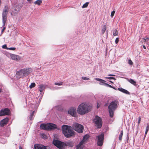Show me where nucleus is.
I'll list each match as a JSON object with an SVG mask.
<instances>
[{"instance_id":"obj_1","label":"nucleus","mask_w":149,"mask_h":149,"mask_svg":"<svg viewBox=\"0 0 149 149\" xmlns=\"http://www.w3.org/2000/svg\"><path fill=\"white\" fill-rule=\"evenodd\" d=\"M91 107L88 106L85 103H82L78 107L77 112L80 115H84L89 112L91 110Z\"/></svg>"},{"instance_id":"obj_2","label":"nucleus","mask_w":149,"mask_h":149,"mask_svg":"<svg viewBox=\"0 0 149 149\" xmlns=\"http://www.w3.org/2000/svg\"><path fill=\"white\" fill-rule=\"evenodd\" d=\"M70 126L64 125L62 127V130L63 134L67 138H69L74 135L75 132L72 129Z\"/></svg>"},{"instance_id":"obj_3","label":"nucleus","mask_w":149,"mask_h":149,"mask_svg":"<svg viewBox=\"0 0 149 149\" xmlns=\"http://www.w3.org/2000/svg\"><path fill=\"white\" fill-rule=\"evenodd\" d=\"M32 71L31 68L22 69L16 73V75L19 78H23L27 76Z\"/></svg>"},{"instance_id":"obj_4","label":"nucleus","mask_w":149,"mask_h":149,"mask_svg":"<svg viewBox=\"0 0 149 149\" xmlns=\"http://www.w3.org/2000/svg\"><path fill=\"white\" fill-rule=\"evenodd\" d=\"M118 105L119 102L117 100H115L110 103L108 108L110 117H113L114 111L117 109Z\"/></svg>"},{"instance_id":"obj_5","label":"nucleus","mask_w":149,"mask_h":149,"mask_svg":"<svg viewBox=\"0 0 149 149\" xmlns=\"http://www.w3.org/2000/svg\"><path fill=\"white\" fill-rule=\"evenodd\" d=\"M40 127L45 130H55L57 128L56 125L52 123L42 124L40 125Z\"/></svg>"},{"instance_id":"obj_6","label":"nucleus","mask_w":149,"mask_h":149,"mask_svg":"<svg viewBox=\"0 0 149 149\" xmlns=\"http://www.w3.org/2000/svg\"><path fill=\"white\" fill-rule=\"evenodd\" d=\"M8 6H5L3 10L2 13L3 26V27L7 20V14L8 11Z\"/></svg>"},{"instance_id":"obj_7","label":"nucleus","mask_w":149,"mask_h":149,"mask_svg":"<svg viewBox=\"0 0 149 149\" xmlns=\"http://www.w3.org/2000/svg\"><path fill=\"white\" fill-rule=\"evenodd\" d=\"M93 121L95 124V126L98 128H100L102 126V121L101 118L98 116H96L95 117Z\"/></svg>"},{"instance_id":"obj_8","label":"nucleus","mask_w":149,"mask_h":149,"mask_svg":"<svg viewBox=\"0 0 149 149\" xmlns=\"http://www.w3.org/2000/svg\"><path fill=\"white\" fill-rule=\"evenodd\" d=\"M73 129L78 133H82L83 132L84 127L83 126L78 123L74 124L72 126Z\"/></svg>"},{"instance_id":"obj_9","label":"nucleus","mask_w":149,"mask_h":149,"mask_svg":"<svg viewBox=\"0 0 149 149\" xmlns=\"http://www.w3.org/2000/svg\"><path fill=\"white\" fill-rule=\"evenodd\" d=\"M53 143L60 149H62L64 146L65 145L64 143L57 140H54L53 141Z\"/></svg>"},{"instance_id":"obj_10","label":"nucleus","mask_w":149,"mask_h":149,"mask_svg":"<svg viewBox=\"0 0 149 149\" xmlns=\"http://www.w3.org/2000/svg\"><path fill=\"white\" fill-rule=\"evenodd\" d=\"M104 134H102L98 136H97L96 138L97 139V145L101 146L103 145L104 140Z\"/></svg>"},{"instance_id":"obj_11","label":"nucleus","mask_w":149,"mask_h":149,"mask_svg":"<svg viewBox=\"0 0 149 149\" xmlns=\"http://www.w3.org/2000/svg\"><path fill=\"white\" fill-rule=\"evenodd\" d=\"M68 113L72 116H76L77 115L76 108L75 107H71L68 110Z\"/></svg>"},{"instance_id":"obj_12","label":"nucleus","mask_w":149,"mask_h":149,"mask_svg":"<svg viewBox=\"0 0 149 149\" xmlns=\"http://www.w3.org/2000/svg\"><path fill=\"white\" fill-rule=\"evenodd\" d=\"M9 119L8 118H6L2 120L0 122V125L1 127H3L6 125L7 124L8 121Z\"/></svg>"},{"instance_id":"obj_13","label":"nucleus","mask_w":149,"mask_h":149,"mask_svg":"<svg viewBox=\"0 0 149 149\" xmlns=\"http://www.w3.org/2000/svg\"><path fill=\"white\" fill-rule=\"evenodd\" d=\"M9 110L8 108H5L3 110H1L0 111V116L8 115L9 114Z\"/></svg>"},{"instance_id":"obj_14","label":"nucleus","mask_w":149,"mask_h":149,"mask_svg":"<svg viewBox=\"0 0 149 149\" xmlns=\"http://www.w3.org/2000/svg\"><path fill=\"white\" fill-rule=\"evenodd\" d=\"M11 58L13 60L15 61H19L21 59V57L18 55L13 54L10 55Z\"/></svg>"},{"instance_id":"obj_15","label":"nucleus","mask_w":149,"mask_h":149,"mask_svg":"<svg viewBox=\"0 0 149 149\" xmlns=\"http://www.w3.org/2000/svg\"><path fill=\"white\" fill-rule=\"evenodd\" d=\"M84 143H85L82 140L76 146V148L77 149L83 148L84 147Z\"/></svg>"},{"instance_id":"obj_16","label":"nucleus","mask_w":149,"mask_h":149,"mask_svg":"<svg viewBox=\"0 0 149 149\" xmlns=\"http://www.w3.org/2000/svg\"><path fill=\"white\" fill-rule=\"evenodd\" d=\"M35 149H47L46 147L42 145L35 144L34 145Z\"/></svg>"},{"instance_id":"obj_17","label":"nucleus","mask_w":149,"mask_h":149,"mask_svg":"<svg viewBox=\"0 0 149 149\" xmlns=\"http://www.w3.org/2000/svg\"><path fill=\"white\" fill-rule=\"evenodd\" d=\"M141 40V41L142 42H144L145 44L148 45L149 43V38L148 37H145Z\"/></svg>"},{"instance_id":"obj_18","label":"nucleus","mask_w":149,"mask_h":149,"mask_svg":"<svg viewBox=\"0 0 149 149\" xmlns=\"http://www.w3.org/2000/svg\"><path fill=\"white\" fill-rule=\"evenodd\" d=\"M22 6H20V7L18 9V10H17L16 9H15L14 11H12L11 13V15L12 16H14L16 15L18 13L19 11V10L22 8Z\"/></svg>"},{"instance_id":"obj_19","label":"nucleus","mask_w":149,"mask_h":149,"mask_svg":"<svg viewBox=\"0 0 149 149\" xmlns=\"http://www.w3.org/2000/svg\"><path fill=\"white\" fill-rule=\"evenodd\" d=\"M118 90L128 95L130 94V93L128 91L122 88H118Z\"/></svg>"},{"instance_id":"obj_20","label":"nucleus","mask_w":149,"mask_h":149,"mask_svg":"<svg viewBox=\"0 0 149 149\" xmlns=\"http://www.w3.org/2000/svg\"><path fill=\"white\" fill-rule=\"evenodd\" d=\"M127 80L128 82L134 86H137L136 82L133 79H127Z\"/></svg>"},{"instance_id":"obj_21","label":"nucleus","mask_w":149,"mask_h":149,"mask_svg":"<svg viewBox=\"0 0 149 149\" xmlns=\"http://www.w3.org/2000/svg\"><path fill=\"white\" fill-rule=\"evenodd\" d=\"M39 91L42 92L45 89V86L43 84H41L39 85Z\"/></svg>"},{"instance_id":"obj_22","label":"nucleus","mask_w":149,"mask_h":149,"mask_svg":"<svg viewBox=\"0 0 149 149\" xmlns=\"http://www.w3.org/2000/svg\"><path fill=\"white\" fill-rule=\"evenodd\" d=\"M89 137V136L88 135L86 134L83 137V139L82 140L84 142H86V141L87 140Z\"/></svg>"},{"instance_id":"obj_23","label":"nucleus","mask_w":149,"mask_h":149,"mask_svg":"<svg viewBox=\"0 0 149 149\" xmlns=\"http://www.w3.org/2000/svg\"><path fill=\"white\" fill-rule=\"evenodd\" d=\"M95 80H96L100 81V85H101V84H104V82L105 81H104L101 79H99V78H95Z\"/></svg>"},{"instance_id":"obj_24","label":"nucleus","mask_w":149,"mask_h":149,"mask_svg":"<svg viewBox=\"0 0 149 149\" xmlns=\"http://www.w3.org/2000/svg\"><path fill=\"white\" fill-rule=\"evenodd\" d=\"M123 135V131L122 130L120 132V133L119 135V140L120 141H121L122 136Z\"/></svg>"},{"instance_id":"obj_25","label":"nucleus","mask_w":149,"mask_h":149,"mask_svg":"<svg viewBox=\"0 0 149 149\" xmlns=\"http://www.w3.org/2000/svg\"><path fill=\"white\" fill-rule=\"evenodd\" d=\"M42 3V1L41 0H37L34 2V3L35 4H37L39 5Z\"/></svg>"},{"instance_id":"obj_26","label":"nucleus","mask_w":149,"mask_h":149,"mask_svg":"<svg viewBox=\"0 0 149 149\" xmlns=\"http://www.w3.org/2000/svg\"><path fill=\"white\" fill-rule=\"evenodd\" d=\"M3 49H9L11 50H14L16 48L15 47H11L10 48H8V47H2Z\"/></svg>"},{"instance_id":"obj_27","label":"nucleus","mask_w":149,"mask_h":149,"mask_svg":"<svg viewBox=\"0 0 149 149\" xmlns=\"http://www.w3.org/2000/svg\"><path fill=\"white\" fill-rule=\"evenodd\" d=\"M34 112V111H33V112L29 116V119L30 120H31L33 119V116Z\"/></svg>"},{"instance_id":"obj_28","label":"nucleus","mask_w":149,"mask_h":149,"mask_svg":"<svg viewBox=\"0 0 149 149\" xmlns=\"http://www.w3.org/2000/svg\"><path fill=\"white\" fill-rule=\"evenodd\" d=\"M113 35L114 36H116L118 35V32L117 30L115 29L113 31Z\"/></svg>"},{"instance_id":"obj_29","label":"nucleus","mask_w":149,"mask_h":149,"mask_svg":"<svg viewBox=\"0 0 149 149\" xmlns=\"http://www.w3.org/2000/svg\"><path fill=\"white\" fill-rule=\"evenodd\" d=\"M106 25H104L102 28V34H104V33L105 32L106 30Z\"/></svg>"},{"instance_id":"obj_30","label":"nucleus","mask_w":149,"mask_h":149,"mask_svg":"<svg viewBox=\"0 0 149 149\" xmlns=\"http://www.w3.org/2000/svg\"><path fill=\"white\" fill-rule=\"evenodd\" d=\"M101 85H105L107 86H108L110 88H113V89H115V88L114 87H113L112 86H111V85L107 84V83H104V84H101Z\"/></svg>"},{"instance_id":"obj_31","label":"nucleus","mask_w":149,"mask_h":149,"mask_svg":"<svg viewBox=\"0 0 149 149\" xmlns=\"http://www.w3.org/2000/svg\"><path fill=\"white\" fill-rule=\"evenodd\" d=\"M35 83H32L29 86V87L30 88H32L35 87Z\"/></svg>"},{"instance_id":"obj_32","label":"nucleus","mask_w":149,"mask_h":149,"mask_svg":"<svg viewBox=\"0 0 149 149\" xmlns=\"http://www.w3.org/2000/svg\"><path fill=\"white\" fill-rule=\"evenodd\" d=\"M89 4V3L88 2H86L85 3H84L82 6V8H85L87 7Z\"/></svg>"},{"instance_id":"obj_33","label":"nucleus","mask_w":149,"mask_h":149,"mask_svg":"<svg viewBox=\"0 0 149 149\" xmlns=\"http://www.w3.org/2000/svg\"><path fill=\"white\" fill-rule=\"evenodd\" d=\"M63 84V82L61 81L59 83L56 82L54 84L56 85L61 86Z\"/></svg>"},{"instance_id":"obj_34","label":"nucleus","mask_w":149,"mask_h":149,"mask_svg":"<svg viewBox=\"0 0 149 149\" xmlns=\"http://www.w3.org/2000/svg\"><path fill=\"white\" fill-rule=\"evenodd\" d=\"M128 63L130 65H132L133 64V63L131 59H129L128 60Z\"/></svg>"},{"instance_id":"obj_35","label":"nucleus","mask_w":149,"mask_h":149,"mask_svg":"<svg viewBox=\"0 0 149 149\" xmlns=\"http://www.w3.org/2000/svg\"><path fill=\"white\" fill-rule=\"evenodd\" d=\"M82 79L85 80H88L90 79L89 78H87L86 77H82Z\"/></svg>"},{"instance_id":"obj_36","label":"nucleus","mask_w":149,"mask_h":149,"mask_svg":"<svg viewBox=\"0 0 149 149\" xmlns=\"http://www.w3.org/2000/svg\"><path fill=\"white\" fill-rule=\"evenodd\" d=\"M149 130V125L148 124H147V126L146 128V131H148Z\"/></svg>"},{"instance_id":"obj_37","label":"nucleus","mask_w":149,"mask_h":149,"mask_svg":"<svg viewBox=\"0 0 149 149\" xmlns=\"http://www.w3.org/2000/svg\"><path fill=\"white\" fill-rule=\"evenodd\" d=\"M115 13V11H114L113 10V11H112L111 12V17H113L114 16Z\"/></svg>"},{"instance_id":"obj_38","label":"nucleus","mask_w":149,"mask_h":149,"mask_svg":"<svg viewBox=\"0 0 149 149\" xmlns=\"http://www.w3.org/2000/svg\"><path fill=\"white\" fill-rule=\"evenodd\" d=\"M106 78L109 79H114L115 78L113 77H105Z\"/></svg>"},{"instance_id":"obj_39","label":"nucleus","mask_w":149,"mask_h":149,"mask_svg":"<svg viewBox=\"0 0 149 149\" xmlns=\"http://www.w3.org/2000/svg\"><path fill=\"white\" fill-rule=\"evenodd\" d=\"M141 117H139V120L138 121V125H139L141 122Z\"/></svg>"},{"instance_id":"obj_40","label":"nucleus","mask_w":149,"mask_h":149,"mask_svg":"<svg viewBox=\"0 0 149 149\" xmlns=\"http://www.w3.org/2000/svg\"><path fill=\"white\" fill-rule=\"evenodd\" d=\"M118 41H119V39L118 38H116V39L115 40V42L116 43H118Z\"/></svg>"},{"instance_id":"obj_41","label":"nucleus","mask_w":149,"mask_h":149,"mask_svg":"<svg viewBox=\"0 0 149 149\" xmlns=\"http://www.w3.org/2000/svg\"><path fill=\"white\" fill-rule=\"evenodd\" d=\"M5 29H6V27H4L2 29V30H1V33H2L4 31Z\"/></svg>"},{"instance_id":"obj_42","label":"nucleus","mask_w":149,"mask_h":149,"mask_svg":"<svg viewBox=\"0 0 149 149\" xmlns=\"http://www.w3.org/2000/svg\"><path fill=\"white\" fill-rule=\"evenodd\" d=\"M100 107V104H99V103L97 102V108H98Z\"/></svg>"},{"instance_id":"obj_43","label":"nucleus","mask_w":149,"mask_h":149,"mask_svg":"<svg viewBox=\"0 0 149 149\" xmlns=\"http://www.w3.org/2000/svg\"><path fill=\"white\" fill-rule=\"evenodd\" d=\"M27 1H29L30 3H31L32 2V0H27Z\"/></svg>"},{"instance_id":"obj_44","label":"nucleus","mask_w":149,"mask_h":149,"mask_svg":"<svg viewBox=\"0 0 149 149\" xmlns=\"http://www.w3.org/2000/svg\"><path fill=\"white\" fill-rule=\"evenodd\" d=\"M108 75L109 76H115V75L111 74H109Z\"/></svg>"},{"instance_id":"obj_45","label":"nucleus","mask_w":149,"mask_h":149,"mask_svg":"<svg viewBox=\"0 0 149 149\" xmlns=\"http://www.w3.org/2000/svg\"><path fill=\"white\" fill-rule=\"evenodd\" d=\"M148 131H145V137L146 136V134L148 132Z\"/></svg>"},{"instance_id":"obj_46","label":"nucleus","mask_w":149,"mask_h":149,"mask_svg":"<svg viewBox=\"0 0 149 149\" xmlns=\"http://www.w3.org/2000/svg\"><path fill=\"white\" fill-rule=\"evenodd\" d=\"M42 135L43 136V137H44V136H45V134H42Z\"/></svg>"},{"instance_id":"obj_47","label":"nucleus","mask_w":149,"mask_h":149,"mask_svg":"<svg viewBox=\"0 0 149 149\" xmlns=\"http://www.w3.org/2000/svg\"><path fill=\"white\" fill-rule=\"evenodd\" d=\"M2 47H7V45L6 44H5L3 45Z\"/></svg>"},{"instance_id":"obj_48","label":"nucleus","mask_w":149,"mask_h":149,"mask_svg":"<svg viewBox=\"0 0 149 149\" xmlns=\"http://www.w3.org/2000/svg\"><path fill=\"white\" fill-rule=\"evenodd\" d=\"M19 149H23L21 146H19Z\"/></svg>"},{"instance_id":"obj_49","label":"nucleus","mask_w":149,"mask_h":149,"mask_svg":"<svg viewBox=\"0 0 149 149\" xmlns=\"http://www.w3.org/2000/svg\"><path fill=\"white\" fill-rule=\"evenodd\" d=\"M144 49H146V47H143Z\"/></svg>"},{"instance_id":"obj_50","label":"nucleus","mask_w":149,"mask_h":149,"mask_svg":"<svg viewBox=\"0 0 149 149\" xmlns=\"http://www.w3.org/2000/svg\"><path fill=\"white\" fill-rule=\"evenodd\" d=\"M107 104H106L105 105V106H107Z\"/></svg>"},{"instance_id":"obj_51","label":"nucleus","mask_w":149,"mask_h":149,"mask_svg":"<svg viewBox=\"0 0 149 149\" xmlns=\"http://www.w3.org/2000/svg\"><path fill=\"white\" fill-rule=\"evenodd\" d=\"M1 89H0V93H1Z\"/></svg>"},{"instance_id":"obj_52","label":"nucleus","mask_w":149,"mask_h":149,"mask_svg":"<svg viewBox=\"0 0 149 149\" xmlns=\"http://www.w3.org/2000/svg\"><path fill=\"white\" fill-rule=\"evenodd\" d=\"M145 46H146V45H143V47H145Z\"/></svg>"}]
</instances>
